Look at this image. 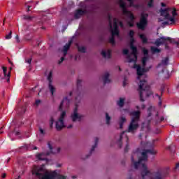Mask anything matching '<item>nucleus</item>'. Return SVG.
I'll use <instances>...</instances> for the list:
<instances>
[{"label":"nucleus","instance_id":"nucleus-1","mask_svg":"<svg viewBox=\"0 0 179 179\" xmlns=\"http://www.w3.org/2000/svg\"><path fill=\"white\" fill-rule=\"evenodd\" d=\"M134 43H135V39L134 38H131V43H130V49L131 50V55H134V58H131V55H128L127 62L131 64V62H134V68L136 69L137 71V79L140 80V83L138 85V92L140 101H145L143 99V96L145 97H150L153 94V92L150 90V86L148 85V81L146 79H143L142 78H146V72L148 70L146 69L141 68V66L136 64V61H138V48L136 46L134 45Z\"/></svg>","mask_w":179,"mask_h":179},{"label":"nucleus","instance_id":"nucleus-2","mask_svg":"<svg viewBox=\"0 0 179 179\" xmlns=\"http://www.w3.org/2000/svg\"><path fill=\"white\" fill-rule=\"evenodd\" d=\"M148 153L150 155H156V151L152 149L143 150V152L141 153V157L138 159V162H135L134 159V155H131V163L134 166V169H138L141 166V177L142 179H164L165 177L169 176V172L163 173L159 171L152 172L148 169V166L143 163L148 160Z\"/></svg>","mask_w":179,"mask_h":179},{"label":"nucleus","instance_id":"nucleus-3","mask_svg":"<svg viewBox=\"0 0 179 179\" xmlns=\"http://www.w3.org/2000/svg\"><path fill=\"white\" fill-rule=\"evenodd\" d=\"M130 115H132L131 121L129 125L127 132H134L139 128V120L141 118V111L134 110L131 112Z\"/></svg>","mask_w":179,"mask_h":179},{"label":"nucleus","instance_id":"nucleus-4","mask_svg":"<svg viewBox=\"0 0 179 179\" xmlns=\"http://www.w3.org/2000/svg\"><path fill=\"white\" fill-rule=\"evenodd\" d=\"M35 175L38 177L39 179H55L58 173L57 171L53 172H44V168L39 167L34 171Z\"/></svg>","mask_w":179,"mask_h":179},{"label":"nucleus","instance_id":"nucleus-5","mask_svg":"<svg viewBox=\"0 0 179 179\" xmlns=\"http://www.w3.org/2000/svg\"><path fill=\"white\" fill-rule=\"evenodd\" d=\"M120 8L122 10V13L125 16L128 17L130 21L127 22L128 26L129 27H134V22L135 20V15L132 13V12L129 11L128 9H127V6L125 5V2L124 1L120 0Z\"/></svg>","mask_w":179,"mask_h":179},{"label":"nucleus","instance_id":"nucleus-6","mask_svg":"<svg viewBox=\"0 0 179 179\" xmlns=\"http://www.w3.org/2000/svg\"><path fill=\"white\" fill-rule=\"evenodd\" d=\"M48 146L50 152H48L47 153L42 152L36 155V159H38V160L44 162L47 160V159L45 158V156H50L51 153H52L53 155H55V153H59L61 152V148H58L56 150V151H52V145H51V142L48 143Z\"/></svg>","mask_w":179,"mask_h":179},{"label":"nucleus","instance_id":"nucleus-7","mask_svg":"<svg viewBox=\"0 0 179 179\" xmlns=\"http://www.w3.org/2000/svg\"><path fill=\"white\" fill-rule=\"evenodd\" d=\"M148 17H149L148 13H141L140 21L136 24L138 30H145L146 29Z\"/></svg>","mask_w":179,"mask_h":179},{"label":"nucleus","instance_id":"nucleus-8","mask_svg":"<svg viewBox=\"0 0 179 179\" xmlns=\"http://www.w3.org/2000/svg\"><path fill=\"white\" fill-rule=\"evenodd\" d=\"M170 10H171V8H167L165 9L161 8L159 10V12L161 13V16H163L165 20H169V22H171V24H174V17H170Z\"/></svg>","mask_w":179,"mask_h":179},{"label":"nucleus","instance_id":"nucleus-9","mask_svg":"<svg viewBox=\"0 0 179 179\" xmlns=\"http://www.w3.org/2000/svg\"><path fill=\"white\" fill-rule=\"evenodd\" d=\"M66 115V112L63 111L61 114L60 117L59 118V120L56 122V129L57 131H61L62 128H65V124H64V120Z\"/></svg>","mask_w":179,"mask_h":179},{"label":"nucleus","instance_id":"nucleus-10","mask_svg":"<svg viewBox=\"0 0 179 179\" xmlns=\"http://www.w3.org/2000/svg\"><path fill=\"white\" fill-rule=\"evenodd\" d=\"M169 41L168 40L162 39V37L158 38L156 39V41L152 43L154 45H156V47H160V45H164L165 50H170V46H169Z\"/></svg>","mask_w":179,"mask_h":179},{"label":"nucleus","instance_id":"nucleus-11","mask_svg":"<svg viewBox=\"0 0 179 179\" xmlns=\"http://www.w3.org/2000/svg\"><path fill=\"white\" fill-rule=\"evenodd\" d=\"M71 117L73 122H76V121L80 122L82 118H83V115L78 113V104H76L73 113L71 114Z\"/></svg>","mask_w":179,"mask_h":179},{"label":"nucleus","instance_id":"nucleus-12","mask_svg":"<svg viewBox=\"0 0 179 179\" xmlns=\"http://www.w3.org/2000/svg\"><path fill=\"white\" fill-rule=\"evenodd\" d=\"M52 71H50L48 76V80L49 82L48 88H49V90H50L52 96H54V92H55V88L52 86Z\"/></svg>","mask_w":179,"mask_h":179},{"label":"nucleus","instance_id":"nucleus-13","mask_svg":"<svg viewBox=\"0 0 179 179\" xmlns=\"http://www.w3.org/2000/svg\"><path fill=\"white\" fill-rule=\"evenodd\" d=\"M71 101L68 99L67 96H66L60 103L59 106V111H62V108L64 106L66 108H68L69 107Z\"/></svg>","mask_w":179,"mask_h":179},{"label":"nucleus","instance_id":"nucleus-14","mask_svg":"<svg viewBox=\"0 0 179 179\" xmlns=\"http://www.w3.org/2000/svg\"><path fill=\"white\" fill-rule=\"evenodd\" d=\"M83 15H86V10H83L80 8L77 9L74 13V18L76 20L80 19V17H82V16H83Z\"/></svg>","mask_w":179,"mask_h":179},{"label":"nucleus","instance_id":"nucleus-15","mask_svg":"<svg viewBox=\"0 0 179 179\" xmlns=\"http://www.w3.org/2000/svg\"><path fill=\"white\" fill-rule=\"evenodd\" d=\"M162 40H167L171 44H175L176 47L179 46V42L176 41V39L171 38L170 37L162 36Z\"/></svg>","mask_w":179,"mask_h":179},{"label":"nucleus","instance_id":"nucleus-16","mask_svg":"<svg viewBox=\"0 0 179 179\" xmlns=\"http://www.w3.org/2000/svg\"><path fill=\"white\" fill-rule=\"evenodd\" d=\"M99 143V138H95V140H94V145H92L90 151V154L87 155L86 156V159H89V157H90V156H92V153H93V151L96 149V148H97V145Z\"/></svg>","mask_w":179,"mask_h":179},{"label":"nucleus","instance_id":"nucleus-17","mask_svg":"<svg viewBox=\"0 0 179 179\" xmlns=\"http://www.w3.org/2000/svg\"><path fill=\"white\" fill-rule=\"evenodd\" d=\"M73 41L70 40L69 41L68 43H66L64 48H63V53L64 57L66 56V54H68V50L71 48V45H72Z\"/></svg>","mask_w":179,"mask_h":179},{"label":"nucleus","instance_id":"nucleus-18","mask_svg":"<svg viewBox=\"0 0 179 179\" xmlns=\"http://www.w3.org/2000/svg\"><path fill=\"white\" fill-rule=\"evenodd\" d=\"M109 78L110 73H108V72L105 73L103 76V85H107V83H110L111 82V80H110Z\"/></svg>","mask_w":179,"mask_h":179},{"label":"nucleus","instance_id":"nucleus-19","mask_svg":"<svg viewBox=\"0 0 179 179\" xmlns=\"http://www.w3.org/2000/svg\"><path fill=\"white\" fill-rule=\"evenodd\" d=\"M167 65H169V57L163 59L161 63L157 65V68H160V66H167Z\"/></svg>","mask_w":179,"mask_h":179},{"label":"nucleus","instance_id":"nucleus-20","mask_svg":"<svg viewBox=\"0 0 179 179\" xmlns=\"http://www.w3.org/2000/svg\"><path fill=\"white\" fill-rule=\"evenodd\" d=\"M102 57H103V58H108V59H110V58H111V50H108L107 52L106 50H102L101 52Z\"/></svg>","mask_w":179,"mask_h":179},{"label":"nucleus","instance_id":"nucleus-21","mask_svg":"<svg viewBox=\"0 0 179 179\" xmlns=\"http://www.w3.org/2000/svg\"><path fill=\"white\" fill-rule=\"evenodd\" d=\"M125 135V131H122L120 136V138L117 141V145L120 148H122V137Z\"/></svg>","mask_w":179,"mask_h":179},{"label":"nucleus","instance_id":"nucleus-22","mask_svg":"<svg viewBox=\"0 0 179 179\" xmlns=\"http://www.w3.org/2000/svg\"><path fill=\"white\" fill-rule=\"evenodd\" d=\"M150 50H151V52L152 54H159V52H162V50L156 47H154V46H151L150 48Z\"/></svg>","mask_w":179,"mask_h":179},{"label":"nucleus","instance_id":"nucleus-23","mask_svg":"<svg viewBox=\"0 0 179 179\" xmlns=\"http://www.w3.org/2000/svg\"><path fill=\"white\" fill-rule=\"evenodd\" d=\"M127 121V119L124 117H121L120 120L119 121L120 128V129H122V127H124V123Z\"/></svg>","mask_w":179,"mask_h":179},{"label":"nucleus","instance_id":"nucleus-24","mask_svg":"<svg viewBox=\"0 0 179 179\" xmlns=\"http://www.w3.org/2000/svg\"><path fill=\"white\" fill-rule=\"evenodd\" d=\"M171 15H172V16L170 15V17H173V20H175L174 24H176V16H177V15H178V14L177 13V10H176V8H173V10H172V12H171Z\"/></svg>","mask_w":179,"mask_h":179},{"label":"nucleus","instance_id":"nucleus-25","mask_svg":"<svg viewBox=\"0 0 179 179\" xmlns=\"http://www.w3.org/2000/svg\"><path fill=\"white\" fill-rule=\"evenodd\" d=\"M125 103V99L123 98H120V100L117 101V104L119 107H124V104Z\"/></svg>","mask_w":179,"mask_h":179},{"label":"nucleus","instance_id":"nucleus-26","mask_svg":"<svg viewBox=\"0 0 179 179\" xmlns=\"http://www.w3.org/2000/svg\"><path fill=\"white\" fill-rule=\"evenodd\" d=\"M139 37L141 39H142L143 44H148V38H146V36H145V35L140 34Z\"/></svg>","mask_w":179,"mask_h":179},{"label":"nucleus","instance_id":"nucleus-27","mask_svg":"<svg viewBox=\"0 0 179 179\" xmlns=\"http://www.w3.org/2000/svg\"><path fill=\"white\" fill-rule=\"evenodd\" d=\"M125 140L127 141V145L124 148V152L127 153L128 152V150H129V144H128V141H129V138H128V136H125Z\"/></svg>","mask_w":179,"mask_h":179},{"label":"nucleus","instance_id":"nucleus-28","mask_svg":"<svg viewBox=\"0 0 179 179\" xmlns=\"http://www.w3.org/2000/svg\"><path fill=\"white\" fill-rule=\"evenodd\" d=\"M110 32H111V36H113L114 37L115 36H120V30L118 29H112Z\"/></svg>","mask_w":179,"mask_h":179},{"label":"nucleus","instance_id":"nucleus-29","mask_svg":"<svg viewBox=\"0 0 179 179\" xmlns=\"http://www.w3.org/2000/svg\"><path fill=\"white\" fill-rule=\"evenodd\" d=\"M113 29H118V19H113Z\"/></svg>","mask_w":179,"mask_h":179},{"label":"nucleus","instance_id":"nucleus-30","mask_svg":"<svg viewBox=\"0 0 179 179\" xmlns=\"http://www.w3.org/2000/svg\"><path fill=\"white\" fill-rule=\"evenodd\" d=\"M108 20L109 22V26L110 29H113V21H112L111 14H108Z\"/></svg>","mask_w":179,"mask_h":179},{"label":"nucleus","instance_id":"nucleus-31","mask_svg":"<svg viewBox=\"0 0 179 179\" xmlns=\"http://www.w3.org/2000/svg\"><path fill=\"white\" fill-rule=\"evenodd\" d=\"M109 43L112 44V45H115V38L113 35H111V37L109 38Z\"/></svg>","mask_w":179,"mask_h":179},{"label":"nucleus","instance_id":"nucleus-32","mask_svg":"<svg viewBox=\"0 0 179 179\" xmlns=\"http://www.w3.org/2000/svg\"><path fill=\"white\" fill-rule=\"evenodd\" d=\"M122 52H123L124 55H127V59H128V55H130V58H131V55H132L131 53L129 55V50L128 49H124L122 50Z\"/></svg>","mask_w":179,"mask_h":179},{"label":"nucleus","instance_id":"nucleus-33","mask_svg":"<svg viewBox=\"0 0 179 179\" xmlns=\"http://www.w3.org/2000/svg\"><path fill=\"white\" fill-rule=\"evenodd\" d=\"M148 59V57H144L142 58V64H143V68H145L146 66V62Z\"/></svg>","mask_w":179,"mask_h":179},{"label":"nucleus","instance_id":"nucleus-34","mask_svg":"<svg viewBox=\"0 0 179 179\" xmlns=\"http://www.w3.org/2000/svg\"><path fill=\"white\" fill-rule=\"evenodd\" d=\"M106 124L107 125H110V121L111 120V117L106 113Z\"/></svg>","mask_w":179,"mask_h":179},{"label":"nucleus","instance_id":"nucleus-35","mask_svg":"<svg viewBox=\"0 0 179 179\" xmlns=\"http://www.w3.org/2000/svg\"><path fill=\"white\" fill-rule=\"evenodd\" d=\"M78 51L79 52H83L85 53L86 52V48H85L84 46H81V47H78Z\"/></svg>","mask_w":179,"mask_h":179},{"label":"nucleus","instance_id":"nucleus-36","mask_svg":"<svg viewBox=\"0 0 179 179\" xmlns=\"http://www.w3.org/2000/svg\"><path fill=\"white\" fill-rule=\"evenodd\" d=\"M82 87V81L80 80H77V90H80V88Z\"/></svg>","mask_w":179,"mask_h":179},{"label":"nucleus","instance_id":"nucleus-37","mask_svg":"<svg viewBox=\"0 0 179 179\" xmlns=\"http://www.w3.org/2000/svg\"><path fill=\"white\" fill-rule=\"evenodd\" d=\"M142 52H143V54L144 55H145L146 57H148V55H149V50H148V49L143 48Z\"/></svg>","mask_w":179,"mask_h":179},{"label":"nucleus","instance_id":"nucleus-38","mask_svg":"<svg viewBox=\"0 0 179 179\" xmlns=\"http://www.w3.org/2000/svg\"><path fill=\"white\" fill-rule=\"evenodd\" d=\"M153 2H155V0H150L148 3V8H153Z\"/></svg>","mask_w":179,"mask_h":179},{"label":"nucleus","instance_id":"nucleus-39","mask_svg":"<svg viewBox=\"0 0 179 179\" xmlns=\"http://www.w3.org/2000/svg\"><path fill=\"white\" fill-rule=\"evenodd\" d=\"M134 35H135V31H134V30H130L129 32V36L130 38H134Z\"/></svg>","mask_w":179,"mask_h":179},{"label":"nucleus","instance_id":"nucleus-40","mask_svg":"<svg viewBox=\"0 0 179 179\" xmlns=\"http://www.w3.org/2000/svg\"><path fill=\"white\" fill-rule=\"evenodd\" d=\"M10 38H12V31H10L8 34L6 35V40H10Z\"/></svg>","mask_w":179,"mask_h":179},{"label":"nucleus","instance_id":"nucleus-41","mask_svg":"<svg viewBox=\"0 0 179 179\" xmlns=\"http://www.w3.org/2000/svg\"><path fill=\"white\" fill-rule=\"evenodd\" d=\"M7 71H8V69L5 66H3V73L4 75V78H6V76H8V74L6 73Z\"/></svg>","mask_w":179,"mask_h":179},{"label":"nucleus","instance_id":"nucleus-42","mask_svg":"<svg viewBox=\"0 0 179 179\" xmlns=\"http://www.w3.org/2000/svg\"><path fill=\"white\" fill-rule=\"evenodd\" d=\"M34 17H31L30 15H24V19L25 20H31Z\"/></svg>","mask_w":179,"mask_h":179},{"label":"nucleus","instance_id":"nucleus-43","mask_svg":"<svg viewBox=\"0 0 179 179\" xmlns=\"http://www.w3.org/2000/svg\"><path fill=\"white\" fill-rule=\"evenodd\" d=\"M6 78H7V83H9L10 82V71L8 72Z\"/></svg>","mask_w":179,"mask_h":179},{"label":"nucleus","instance_id":"nucleus-44","mask_svg":"<svg viewBox=\"0 0 179 179\" xmlns=\"http://www.w3.org/2000/svg\"><path fill=\"white\" fill-rule=\"evenodd\" d=\"M32 59H33L32 57H30L29 59H25L26 64H29L30 65L31 64Z\"/></svg>","mask_w":179,"mask_h":179},{"label":"nucleus","instance_id":"nucleus-45","mask_svg":"<svg viewBox=\"0 0 179 179\" xmlns=\"http://www.w3.org/2000/svg\"><path fill=\"white\" fill-rule=\"evenodd\" d=\"M52 125H54V117H50V128H52Z\"/></svg>","mask_w":179,"mask_h":179},{"label":"nucleus","instance_id":"nucleus-46","mask_svg":"<svg viewBox=\"0 0 179 179\" xmlns=\"http://www.w3.org/2000/svg\"><path fill=\"white\" fill-rule=\"evenodd\" d=\"M171 22L170 21H165L164 22H162V24H164V26H169V24H171Z\"/></svg>","mask_w":179,"mask_h":179},{"label":"nucleus","instance_id":"nucleus-47","mask_svg":"<svg viewBox=\"0 0 179 179\" xmlns=\"http://www.w3.org/2000/svg\"><path fill=\"white\" fill-rule=\"evenodd\" d=\"M155 96L158 97L159 100V106H162V97L160 96V95H159V94H155Z\"/></svg>","mask_w":179,"mask_h":179},{"label":"nucleus","instance_id":"nucleus-48","mask_svg":"<svg viewBox=\"0 0 179 179\" xmlns=\"http://www.w3.org/2000/svg\"><path fill=\"white\" fill-rule=\"evenodd\" d=\"M64 61H65V57H61L60 60H59L58 64H62V62H64Z\"/></svg>","mask_w":179,"mask_h":179},{"label":"nucleus","instance_id":"nucleus-49","mask_svg":"<svg viewBox=\"0 0 179 179\" xmlns=\"http://www.w3.org/2000/svg\"><path fill=\"white\" fill-rule=\"evenodd\" d=\"M64 61H65V57H61L60 60H59L58 64H62V62H64Z\"/></svg>","mask_w":179,"mask_h":179},{"label":"nucleus","instance_id":"nucleus-50","mask_svg":"<svg viewBox=\"0 0 179 179\" xmlns=\"http://www.w3.org/2000/svg\"><path fill=\"white\" fill-rule=\"evenodd\" d=\"M162 121H164V117H162L159 120L156 121L155 124H159V122H162Z\"/></svg>","mask_w":179,"mask_h":179},{"label":"nucleus","instance_id":"nucleus-51","mask_svg":"<svg viewBox=\"0 0 179 179\" xmlns=\"http://www.w3.org/2000/svg\"><path fill=\"white\" fill-rule=\"evenodd\" d=\"M39 131H40V134H41L42 135L45 134V132L44 131L43 129H41V127L39 128Z\"/></svg>","mask_w":179,"mask_h":179},{"label":"nucleus","instance_id":"nucleus-52","mask_svg":"<svg viewBox=\"0 0 179 179\" xmlns=\"http://www.w3.org/2000/svg\"><path fill=\"white\" fill-rule=\"evenodd\" d=\"M119 26H120V27H122V29L124 28V23H122V21H120L119 22Z\"/></svg>","mask_w":179,"mask_h":179},{"label":"nucleus","instance_id":"nucleus-53","mask_svg":"<svg viewBox=\"0 0 179 179\" xmlns=\"http://www.w3.org/2000/svg\"><path fill=\"white\" fill-rule=\"evenodd\" d=\"M148 117H151L152 116V113H150V108H148Z\"/></svg>","mask_w":179,"mask_h":179},{"label":"nucleus","instance_id":"nucleus-54","mask_svg":"<svg viewBox=\"0 0 179 179\" xmlns=\"http://www.w3.org/2000/svg\"><path fill=\"white\" fill-rule=\"evenodd\" d=\"M40 103H41V101H40V100H36V106H38Z\"/></svg>","mask_w":179,"mask_h":179},{"label":"nucleus","instance_id":"nucleus-55","mask_svg":"<svg viewBox=\"0 0 179 179\" xmlns=\"http://www.w3.org/2000/svg\"><path fill=\"white\" fill-rule=\"evenodd\" d=\"M0 134H3V127L0 129Z\"/></svg>","mask_w":179,"mask_h":179},{"label":"nucleus","instance_id":"nucleus-56","mask_svg":"<svg viewBox=\"0 0 179 179\" xmlns=\"http://www.w3.org/2000/svg\"><path fill=\"white\" fill-rule=\"evenodd\" d=\"M6 178V173H3L1 176V178Z\"/></svg>","mask_w":179,"mask_h":179},{"label":"nucleus","instance_id":"nucleus-57","mask_svg":"<svg viewBox=\"0 0 179 179\" xmlns=\"http://www.w3.org/2000/svg\"><path fill=\"white\" fill-rule=\"evenodd\" d=\"M161 6H162V8H166V3H161Z\"/></svg>","mask_w":179,"mask_h":179},{"label":"nucleus","instance_id":"nucleus-58","mask_svg":"<svg viewBox=\"0 0 179 179\" xmlns=\"http://www.w3.org/2000/svg\"><path fill=\"white\" fill-rule=\"evenodd\" d=\"M145 108H146V106H145V104H143V105L141 106V108H142L143 110H145Z\"/></svg>","mask_w":179,"mask_h":179},{"label":"nucleus","instance_id":"nucleus-59","mask_svg":"<svg viewBox=\"0 0 179 179\" xmlns=\"http://www.w3.org/2000/svg\"><path fill=\"white\" fill-rule=\"evenodd\" d=\"M30 8H31L30 6H27V12H30Z\"/></svg>","mask_w":179,"mask_h":179},{"label":"nucleus","instance_id":"nucleus-60","mask_svg":"<svg viewBox=\"0 0 179 179\" xmlns=\"http://www.w3.org/2000/svg\"><path fill=\"white\" fill-rule=\"evenodd\" d=\"M15 38H16L17 43H19L20 41H19V36H18V35H17V36H15Z\"/></svg>","mask_w":179,"mask_h":179},{"label":"nucleus","instance_id":"nucleus-61","mask_svg":"<svg viewBox=\"0 0 179 179\" xmlns=\"http://www.w3.org/2000/svg\"><path fill=\"white\" fill-rule=\"evenodd\" d=\"M72 127H73L72 124H70L67 127L68 129H70V128H72Z\"/></svg>","mask_w":179,"mask_h":179},{"label":"nucleus","instance_id":"nucleus-62","mask_svg":"<svg viewBox=\"0 0 179 179\" xmlns=\"http://www.w3.org/2000/svg\"><path fill=\"white\" fill-rule=\"evenodd\" d=\"M158 22H163V19L162 17L158 18Z\"/></svg>","mask_w":179,"mask_h":179},{"label":"nucleus","instance_id":"nucleus-63","mask_svg":"<svg viewBox=\"0 0 179 179\" xmlns=\"http://www.w3.org/2000/svg\"><path fill=\"white\" fill-rule=\"evenodd\" d=\"M175 169H179V163H178L175 167Z\"/></svg>","mask_w":179,"mask_h":179},{"label":"nucleus","instance_id":"nucleus-64","mask_svg":"<svg viewBox=\"0 0 179 179\" xmlns=\"http://www.w3.org/2000/svg\"><path fill=\"white\" fill-rule=\"evenodd\" d=\"M15 135H17V136L20 135V132L16 131V132H15Z\"/></svg>","mask_w":179,"mask_h":179}]
</instances>
